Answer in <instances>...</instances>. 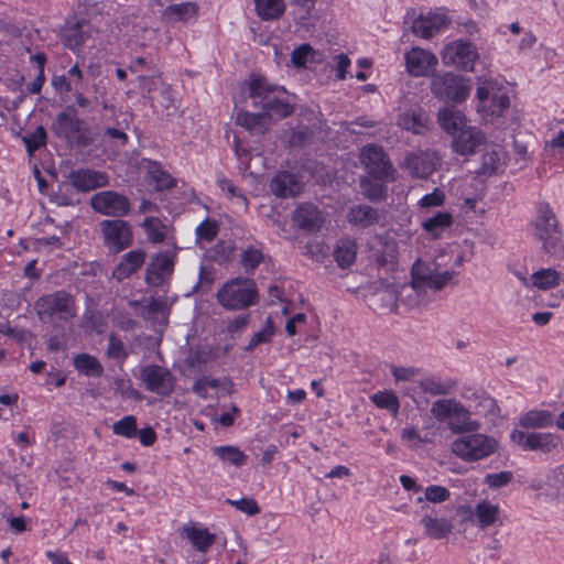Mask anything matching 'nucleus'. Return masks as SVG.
Here are the masks:
<instances>
[{"mask_svg": "<svg viewBox=\"0 0 564 564\" xmlns=\"http://www.w3.org/2000/svg\"><path fill=\"white\" fill-rule=\"evenodd\" d=\"M175 251H162L156 253L145 270V283L151 286H160L165 276L171 275L175 265Z\"/></svg>", "mask_w": 564, "mask_h": 564, "instance_id": "obj_15", "label": "nucleus"}, {"mask_svg": "<svg viewBox=\"0 0 564 564\" xmlns=\"http://www.w3.org/2000/svg\"><path fill=\"white\" fill-rule=\"evenodd\" d=\"M465 397L469 400L471 397H475L476 399H480L479 406H481L486 414L490 416H498L500 413V408L497 404L496 400L489 395L486 394L485 391H475L471 393V395Z\"/></svg>", "mask_w": 564, "mask_h": 564, "instance_id": "obj_55", "label": "nucleus"}, {"mask_svg": "<svg viewBox=\"0 0 564 564\" xmlns=\"http://www.w3.org/2000/svg\"><path fill=\"white\" fill-rule=\"evenodd\" d=\"M150 98L153 104H158L160 107L166 110L167 115H171L172 111L176 110L173 91L167 85H163L161 87L158 96H151Z\"/></svg>", "mask_w": 564, "mask_h": 564, "instance_id": "obj_52", "label": "nucleus"}, {"mask_svg": "<svg viewBox=\"0 0 564 564\" xmlns=\"http://www.w3.org/2000/svg\"><path fill=\"white\" fill-rule=\"evenodd\" d=\"M398 123L401 128L414 134H423L427 128L429 118L425 112L411 109L399 116Z\"/></svg>", "mask_w": 564, "mask_h": 564, "instance_id": "obj_32", "label": "nucleus"}, {"mask_svg": "<svg viewBox=\"0 0 564 564\" xmlns=\"http://www.w3.org/2000/svg\"><path fill=\"white\" fill-rule=\"evenodd\" d=\"M390 370L395 381L411 380L416 373L414 368L399 367L394 365L391 366Z\"/></svg>", "mask_w": 564, "mask_h": 564, "instance_id": "obj_64", "label": "nucleus"}, {"mask_svg": "<svg viewBox=\"0 0 564 564\" xmlns=\"http://www.w3.org/2000/svg\"><path fill=\"white\" fill-rule=\"evenodd\" d=\"M104 245L113 253H119L133 243L132 226L123 219H105L99 223Z\"/></svg>", "mask_w": 564, "mask_h": 564, "instance_id": "obj_11", "label": "nucleus"}, {"mask_svg": "<svg viewBox=\"0 0 564 564\" xmlns=\"http://www.w3.org/2000/svg\"><path fill=\"white\" fill-rule=\"evenodd\" d=\"M67 178L70 185L80 193H87L109 184V176L106 173L90 169L72 170Z\"/></svg>", "mask_w": 564, "mask_h": 564, "instance_id": "obj_17", "label": "nucleus"}, {"mask_svg": "<svg viewBox=\"0 0 564 564\" xmlns=\"http://www.w3.org/2000/svg\"><path fill=\"white\" fill-rule=\"evenodd\" d=\"M511 441L523 451L540 452L549 454L560 445V436L553 433L524 432L513 430L510 434Z\"/></svg>", "mask_w": 564, "mask_h": 564, "instance_id": "obj_14", "label": "nucleus"}, {"mask_svg": "<svg viewBox=\"0 0 564 564\" xmlns=\"http://www.w3.org/2000/svg\"><path fill=\"white\" fill-rule=\"evenodd\" d=\"M291 62L297 68L306 67L308 62H315V51L310 44H302L291 53Z\"/></svg>", "mask_w": 564, "mask_h": 564, "instance_id": "obj_49", "label": "nucleus"}, {"mask_svg": "<svg viewBox=\"0 0 564 564\" xmlns=\"http://www.w3.org/2000/svg\"><path fill=\"white\" fill-rule=\"evenodd\" d=\"M440 164V158L433 151L411 152L405 156V166L415 177H429Z\"/></svg>", "mask_w": 564, "mask_h": 564, "instance_id": "obj_20", "label": "nucleus"}, {"mask_svg": "<svg viewBox=\"0 0 564 564\" xmlns=\"http://www.w3.org/2000/svg\"><path fill=\"white\" fill-rule=\"evenodd\" d=\"M107 356L115 360H124L128 357V351L120 337L111 333L108 338Z\"/></svg>", "mask_w": 564, "mask_h": 564, "instance_id": "obj_53", "label": "nucleus"}, {"mask_svg": "<svg viewBox=\"0 0 564 564\" xmlns=\"http://www.w3.org/2000/svg\"><path fill=\"white\" fill-rule=\"evenodd\" d=\"M214 454L224 463H229L236 467L243 466L248 456L237 446L221 445L213 448Z\"/></svg>", "mask_w": 564, "mask_h": 564, "instance_id": "obj_45", "label": "nucleus"}, {"mask_svg": "<svg viewBox=\"0 0 564 564\" xmlns=\"http://www.w3.org/2000/svg\"><path fill=\"white\" fill-rule=\"evenodd\" d=\"M258 15L264 20L279 19L284 12L283 0H254Z\"/></svg>", "mask_w": 564, "mask_h": 564, "instance_id": "obj_44", "label": "nucleus"}, {"mask_svg": "<svg viewBox=\"0 0 564 564\" xmlns=\"http://www.w3.org/2000/svg\"><path fill=\"white\" fill-rule=\"evenodd\" d=\"M497 446L494 437L474 433L457 437L452 443V452L466 462H476L494 454Z\"/></svg>", "mask_w": 564, "mask_h": 564, "instance_id": "obj_7", "label": "nucleus"}, {"mask_svg": "<svg viewBox=\"0 0 564 564\" xmlns=\"http://www.w3.org/2000/svg\"><path fill=\"white\" fill-rule=\"evenodd\" d=\"M451 497V492L446 487L440 485H431L424 489V497H419L417 502L427 500L433 503L446 501Z\"/></svg>", "mask_w": 564, "mask_h": 564, "instance_id": "obj_51", "label": "nucleus"}, {"mask_svg": "<svg viewBox=\"0 0 564 564\" xmlns=\"http://www.w3.org/2000/svg\"><path fill=\"white\" fill-rule=\"evenodd\" d=\"M371 402L381 410H387L392 415H397L400 410V401L392 390L377 391L370 395Z\"/></svg>", "mask_w": 564, "mask_h": 564, "instance_id": "obj_41", "label": "nucleus"}, {"mask_svg": "<svg viewBox=\"0 0 564 564\" xmlns=\"http://www.w3.org/2000/svg\"><path fill=\"white\" fill-rule=\"evenodd\" d=\"M437 65L434 54L420 47H413L405 54L406 70L411 76H429Z\"/></svg>", "mask_w": 564, "mask_h": 564, "instance_id": "obj_18", "label": "nucleus"}, {"mask_svg": "<svg viewBox=\"0 0 564 564\" xmlns=\"http://www.w3.org/2000/svg\"><path fill=\"white\" fill-rule=\"evenodd\" d=\"M113 434L126 438H133L137 433V419L133 415H126L112 425Z\"/></svg>", "mask_w": 564, "mask_h": 564, "instance_id": "obj_48", "label": "nucleus"}, {"mask_svg": "<svg viewBox=\"0 0 564 564\" xmlns=\"http://www.w3.org/2000/svg\"><path fill=\"white\" fill-rule=\"evenodd\" d=\"M456 380H441L435 377H427L420 381V388L422 391L434 397L449 394L456 388Z\"/></svg>", "mask_w": 564, "mask_h": 564, "instance_id": "obj_40", "label": "nucleus"}, {"mask_svg": "<svg viewBox=\"0 0 564 564\" xmlns=\"http://www.w3.org/2000/svg\"><path fill=\"white\" fill-rule=\"evenodd\" d=\"M484 140L485 137L479 129L466 126L453 135L452 148L462 156L471 155L477 152Z\"/></svg>", "mask_w": 564, "mask_h": 564, "instance_id": "obj_19", "label": "nucleus"}, {"mask_svg": "<svg viewBox=\"0 0 564 564\" xmlns=\"http://www.w3.org/2000/svg\"><path fill=\"white\" fill-rule=\"evenodd\" d=\"M434 96L444 102H462L467 99L470 86L453 73L435 76L431 83Z\"/></svg>", "mask_w": 564, "mask_h": 564, "instance_id": "obj_10", "label": "nucleus"}, {"mask_svg": "<svg viewBox=\"0 0 564 564\" xmlns=\"http://www.w3.org/2000/svg\"><path fill=\"white\" fill-rule=\"evenodd\" d=\"M513 479V474L511 471H499L495 474H487L485 476L484 482L492 489H498L509 485Z\"/></svg>", "mask_w": 564, "mask_h": 564, "instance_id": "obj_56", "label": "nucleus"}, {"mask_svg": "<svg viewBox=\"0 0 564 564\" xmlns=\"http://www.w3.org/2000/svg\"><path fill=\"white\" fill-rule=\"evenodd\" d=\"M334 62H335L336 78L339 80H344L346 78L347 69L351 63L350 58L346 54L340 53V54L334 56Z\"/></svg>", "mask_w": 564, "mask_h": 564, "instance_id": "obj_61", "label": "nucleus"}, {"mask_svg": "<svg viewBox=\"0 0 564 564\" xmlns=\"http://www.w3.org/2000/svg\"><path fill=\"white\" fill-rule=\"evenodd\" d=\"M533 239L541 243L542 251L554 259L564 258L563 230L560 220L547 202L535 204L534 217L529 223Z\"/></svg>", "mask_w": 564, "mask_h": 564, "instance_id": "obj_1", "label": "nucleus"}, {"mask_svg": "<svg viewBox=\"0 0 564 564\" xmlns=\"http://www.w3.org/2000/svg\"><path fill=\"white\" fill-rule=\"evenodd\" d=\"M37 318L45 324L67 323L77 315L74 295L65 290H57L40 296L34 302Z\"/></svg>", "mask_w": 564, "mask_h": 564, "instance_id": "obj_3", "label": "nucleus"}, {"mask_svg": "<svg viewBox=\"0 0 564 564\" xmlns=\"http://www.w3.org/2000/svg\"><path fill=\"white\" fill-rule=\"evenodd\" d=\"M347 217L349 224L365 229L377 225L380 219V214L377 208L370 205L358 204L349 208Z\"/></svg>", "mask_w": 564, "mask_h": 564, "instance_id": "obj_26", "label": "nucleus"}, {"mask_svg": "<svg viewBox=\"0 0 564 564\" xmlns=\"http://www.w3.org/2000/svg\"><path fill=\"white\" fill-rule=\"evenodd\" d=\"M360 162L371 178L381 182H392L395 180L397 171L380 145H365L360 152Z\"/></svg>", "mask_w": 564, "mask_h": 564, "instance_id": "obj_8", "label": "nucleus"}, {"mask_svg": "<svg viewBox=\"0 0 564 564\" xmlns=\"http://www.w3.org/2000/svg\"><path fill=\"white\" fill-rule=\"evenodd\" d=\"M453 225V216L448 212H438L423 221L422 228L432 237L440 238Z\"/></svg>", "mask_w": 564, "mask_h": 564, "instance_id": "obj_37", "label": "nucleus"}, {"mask_svg": "<svg viewBox=\"0 0 564 564\" xmlns=\"http://www.w3.org/2000/svg\"><path fill=\"white\" fill-rule=\"evenodd\" d=\"M437 121L440 127L452 137L467 126L464 113L454 107H444L440 109L437 113Z\"/></svg>", "mask_w": 564, "mask_h": 564, "instance_id": "obj_27", "label": "nucleus"}, {"mask_svg": "<svg viewBox=\"0 0 564 564\" xmlns=\"http://www.w3.org/2000/svg\"><path fill=\"white\" fill-rule=\"evenodd\" d=\"M226 501L228 505L248 516H254L260 512V508L253 498L245 497L238 500L227 499Z\"/></svg>", "mask_w": 564, "mask_h": 564, "instance_id": "obj_57", "label": "nucleus"}, {"mask_svg": "<svg viewBox=\"0 0 564 564\" xmlns=\"http://www.w3.org/2000/svg\"><path fill=\"white\" fill-rule=\"evenodd\" d=\"M265 258L261 243L248 245L240 251L239 264L247 275H251Z\"/></svg>", "mask_w": 564, "mask_h": 564, "instance_id": "obj_29", "label": "nucleus"}, {"mask_svg": "<svg viewBox=\"0 0 564 564\" xmlns=\"http://www.w3.org/2000/svg\"><path fill=\"white\" fill-rule=\"evenodd\" d=\"M478 58V52L469 41L457 40L448 43L443 52L442 59L445 65H453L458 69L471 72Z\"/></svg>", "mask_w": 564, "mask_h": 564, "instance_id": "obj_13", "label": "nucleus"}, {"mask_svg": "<svg viewBox=\"0 0 564 564\" xmlns=\"http://www.w3.org/2000/svg\"><path fill=\"white\" fill-rule=\"evenodd\" d=\"M218 234V226L214 220L205 219L196 228V236L200 240L210 242Z\"/></svg>", "mask_w": 564, "mask_h": 564, "instance_id": "obj_59", "label": "nucleus"}, {"mask_svg": "<svg viewBox=\"0 0 564 564\" xmlns=\"http://www.w3.org/2000/svg\"><path fill=\"white\" fill-rule=\"evenodd\" d=\"M311 137V132L307 128H301L293 130L290 137V144L295 148H303L306 145Z\"/></svg>", "mask_w": 564, "mask_h": 564, "instance_id": "obj_62", "label": "nucleus"}, {"mask_svg": "<svg viewBox=\"0 0 564 564\" xmlns=\"http://www.w3.org/2000/svg\"><path fill=\"white\" fill-rule=\"evenodd\" d=\"M186 538L192 542L198 552H206L216 540V536L206 528H197L195 525L184 528Z\"/></svg>", "mask_w": 564, "mask_h": 564, "instance_id": "obj_38", "label": "nucleus"}, {"mask_svg": "<svg viewBox=\"0 0 564 564\" xmlns=\"http://www.w3.org/2000/svg\"><path fill=\"white\" fill-rule=\"evenodd\" d=\"M448 21L449 20L445 13H429L427 15H420L414 19L411 30L416 36L431 39L443 30L447 25Z\"/></svg>", "mask_w": 564, "mask_h": 564, "instance_id": "obj_21", "label": "nucleus"}, {"mask_svg": "<svg viewBox=\"0 0 564 564\" xmlns=\"http://www.w3.org/2000/svg\"><path fill=\"white\" fill-rule=\"evenodd\" d=\"M293 221L307 232L318 231L324 223L322 212L314 204L305 203L296 207L293 213Z\"/></svg>", "mask_w": 564, "mask_h": 564, "instance_id": "obj_22", "label": "nucleus"}, {"mask_svg": "<svg viewBox=\"0 0 564 564\" xmlns=\"http://www.w3.org/2000/svg\"><path fill=\"white\" fill-rule=\"evenodd\" d=\"M216 300L228 311L247 310L259 302L256 281L249 276L232 278L218 289Z\"/></svg>", "mask_w": 564, "mask_h": 564, "instance_id": "obj_4", "label": "nucleus"}, {"mask_svg": "<svg viewBox=\"0 0 564 564\" xmlns=\"http://www.w3.org/2000/svg\"><path fill=\"white\" fill-rule=\"evenodd\" d=\"M554 422L553 413L547 410H530L519 419V424L525 429H544L552 426Z\"/></svg>", "mask_w": 564, "mask_h": 564, "instance_id": "obj_34", "label": "nucleus"}, {"mask_svg": "<svg viewBox=\"0 0 564 564\" xmlns=\"http://www.w3.org/2000/svg\"><path fill=\"white\" fill-rule=\"evenodd\" d=\"M510 106V98L506 93H495L491 95L489 111L492 116H501Z\"/></svg>", "mask_w": 564, "mask_h": 564, "instance_id": "obj_58", "label": "nucleus"}, {"mask_svg": "<svg viewBox=\"0 0 564 564\" xmlns=\"http://www.w3.org/2000/svg\"><path fill=\"white\" fill-rule=\"evenodd\" d=\"M358 243L354 238H341L334 249V259L340 269L350 268L357 258Z\"/></svg>", "mask_w": 564, "mask_h": 564, "instance_id": "obj_28", "label": "nucleus"}, {"mask_svg": "<svg viewBox=\"0 0 564 564\" xmlns=\"http://www.w3.org/2000/svg\"><path fill=\"white\" fill-rule=\"evenodd\" d=\"M274 333V323L271 317H268L265 319L264 326L251 337L249 344L246 347V350L251 351L259 345L269 343L272 339Z\"/></svg>", "mask_w": 564, "mask_h": 564, "instance_id": "obj_47", "label": "nucleus"}, {"mask_svg": "<svg viewBox=\"0 0 564 564\" xmlns=\"http://www.w3.org/2000/svg\"><path fill=\"white\" fill-rule=\"evenodd\" d=\"M431 413L440 423H446L454 434L476 432L480 423L471 419V412L455 399H440L433 402Z\"/></svg>", "mask_w": 564, "mask_h": 564, "instance_id": "obj_5", "label": "nucleus"}, {"mask_svg": "<svg viewBox=\"0 0 564 564\" xmlns=\"http://www.w3.org/2000/svg\"><path fill=\"white\" fill-rule=\"evenodd\" d=\"M499 506L494 505L488 500L479 501L476 507L474 514L480 529H486L496 523L499 517Z\"/></svg>", "mask_w": 564, "mask_h": 564, "instance_id": "obj_39", "label": "nucleus"}, {"mask_svg": "<svg viewBox=\"0 0 564 564\" xmlns=\"http://www.w3.org/2000/svg\"><path fill=\"white\" fill-rule=\"evenodd\" d=\"M288 91L283 86L270 83L265 77H254L248 85V98L251 107L260 109L270 119H283L294 112V106L286 99Z\"/></svg>", "mask_w": 564, "mask_h": 564, "instance_id": "obj_2", "label": "nucleus"}, {"mask_svg": "<svg viewBox=\"0 0 564 564\" xmlns=\"http://www.w3.org/2000/svg\"><path fill=\"white\" fill-rule=\"evenodd\" d=\"M147 174L155 183L159 191L171 189L176 186V180L162 167L160 162L148 160Z\"/></svg>", "mask_w": 564, "mask_h": 564, "instance_id": "obj_36", "label": "nucleus"}, {"mask_svg": "<svg viewBox=\"0 0 564 564\" xmlns=\"http://www.w3.org/2000/svg\"><path fill=\"white\" fill-rule=\"evenodd\" d=\"M147 252L143 249H134L124 253L120 262L112 271V276L121 282L138 272L144 264Z\"/></svg>", "mask_w": 564, "mask_h": 564, "instance_id": "obj_23", "label": "nucleus"}, {"mask_svg": "<svg viewBox=\"0 0 564 564\" xmlns=\"http://www.w3.org/2000/svg\"><path fill=\"white\" fill-rule=\"evenodd\" d=\"M270 191L280 198H288L297 195L301 185L290 172H279L270 182Z\"/></svg>", "mask_w": 564, "mask_h": 564, "instance_id": "obj_25", "label": "nucleus"}, {"mask_svg": "<svg viewBox=\"0 0 564 564\" xmlns=\"http://www.w3.org/2000/svg\"><path fill=\"white\" fill-rule=\"evenodd\" d=\"M454 271L440 272L435 268L414 265L412 269L413 286H425L433 291H441L454 276Z\"/></svg>", "mask_w": 564, "mask_h": 564, "instance_id": "obj_16", "label": "nucleus"}, {"mask_svg": "<svg viewBox=\"0 0 564 564\" xmlns=\"http://www.w3.org/2000/svg\"><path fill=\"white\" fill-rule=\"evenodd\" d=\"M219 186L224 192H227L230 198H237L243 206H247V198L242 195L240 189L228 180H221Z\"/></svg>", "mask_w": 564, "mask_h": 564, "instance_id": "obj_63", "label": "nucleus"}, {"mask_svg": "<svg viewBox=\"0 0 564 564\" xmlns=\"http://www.w3.org/2000/svg\"><path fill=\"white\" fill-rule=\"evenodd\" d=\"M386 183L387 182L364 177L360 181V187L367 199L371 202H381L386 199L388 194V186Z\"/></svg>", "mask_w": 564, "mask_h": 564, "instance_id": "obj_43", "label": "nucleus"}, {"mask_svg": "<svg viewBox=\"0 0 564 564\" xmlns=\"http://www.w3.org/2000/svg\"><path fill=\"white\" fill-rule=\"evenodd\" d=\"M47 133L43 126L36 127L33 132L23 137L25 149L30 154L45 147Z\"/></svg>", "mask_w": 564, "mask_h": 564, "instance_id": "obj_50", "label": "nucleus"}, {"mask_svg": "<svg viewBox=\"0 0 564 564\" xmlns=\"http://www.w3.org/2000/svg\"><path fill=\"white\" fill-rule=\"evenodd\" d=\"M269 117L263 112H248L241 110L237 113L236 123L252 134H264L268 130Z\"/></svg>", "mask_w": 564, "mask_h": 564, "instance_id": "obj_30", "label": "nucleus"}, {"mask_svg": "<svg viewBox=\"0 0 564 564\" xmlns=\"http://www.w3.org/2000/svg\"><path fill=\"white\" fill-rule=\"evenodd\" d=\"M140 380L147 391L160 397H170L175 390L173 372L159 365H145L140 368Z\"/></svg>", "mask_w": 564, "mask_h": 564, "instance_id": "obj_12", "label": "nucleus"}, {"mask_svg": "<svg viewBox=\"0 0 564 564\" xmlns=\"http://www.w3.org/2000/svg\"><path fill=\"white\" fill-rule=\"evenodd\" d=\"M532 285L539 290H550L560 284V273L552 268L540 269L532 275Z\"/></svg>", "mask_w": 564, "mask_h": 564, "instance_id": "obj_46", "label": "nucleus"}, {"mask_svg": "<svg viewBox=\"0 0 564 564\" xmlns=\"http://www.w3.org/2000/svg\"><path fill=\"white\" fill-rule=\"evenodd\" d=\"M420 522L424 527L425 533L435 540L446 538L453 530L452 521L446 518L425 514Z\"/></svg>", "mask_w": 564, "mask_h": 564, "instance_id": "obj_33", "label": "nucleus"}, {"mask_svg": "<svg viewBox=\"0 0 564 564\" xmlns=\"http://www.w3.org/2000/svg\"><path fill=\"white\" fill-rule=\"evenodd\" d=\"M74 368L86 377L98 378L104 372V367L99 360L87 352H82L73 358Z\"/></svg>", "mask_w": 564, "mask_h": 564, "instance_id": "obj_35", "label": "nucleus"}, {"mask_svg": "<svg viewBox=\"0 0 564 564\" xmlns=\"http://www.w3.org/2000/svg\"><path fill=\"white\" fill-rule=\"evenodd\" d=\"M52 133L77 148L90 145L94 139L88 134L84 120L78 117L74 105H67L51 123Z\"/></svg>", "mask_w": 564, "mask_h": 564, "instance_id": "obj_6", "label": "nucleus"}, {"mask_svg": "<svg viewBox=\"0 0 564 564\" xmlns=\"http://www.w3.org/2000/svg\"><path fill=\"white\" fill-rule=\"evenodd\" d=\"M141 227L147 234L148 240L151 243H161L165 240L167 235V226L163 224L158 217H145Z\"/></svg>", "mask_w": 564, "mask_h": 564, "instance_id": "obj_42", "label": "nucleus"}, {"mask_svg": "<svg viewBox=\"0 0 564 564\" xmlns=\"http://www.w3.org/2000/svg\"><path fill=\"white\" fill-rule=\"evenodd\" d=\"M198 13V6L196 2L186 1L167 6L163 10V18L169 22L182 21L188 22L195 19Z\"/></svg>", "mask_w": 564, "mask_h": 564, "instance_id": "obj_31", "label": "nucleus"}, {"mask_svg": "<svg viewBox=\"0 0 564 564\" xmlns=\"http://www.w3.org/2000/svg\"><path fill=\"white\" fill-rule=\"evenodd\" d=\"M220 386V381L218 379L208 377V376H202L197 378L192 386V391L198 395L202 399H207L208 393L207 389L213 388L216 389Z\"/></svg>", "mask_w": 564, "mask_h": 564, "instance_id": "obj_54", "label": "nucleus"}, {"mask_svg": "<svg viewBox=\"0 0 564 564\" xmlns=\"http://www.w3.org/2000/svg\"><path fill=\"white\" fill-rule=\"evenodd\" d=\"M89 205L94 212L121 219L131 210L130 198L117 191L107 189L94 194L89 199Z\"/></svg>", "mask_w": 564, "mask_h": 564, "instance_id": "obj_9", "label": "nucleus"}, {"mask_svg": "<svg viewBox=\"0 0 564 564\" xmlns=\"http://www.w3.org/2000/svg\"><path fill=\"white\" fill-rule=\"evenodd\" d=\"M88 28V22L84 20L66 21L65 26L61 31V40L64 46L73 52L79 50L89 35Z\"/></svg>", "mask_w": 564, "mask_h": 564, "instance_id": "obj_24", "label": "nucleus"}, {"mask_svg": "<svg viewBox=\"0 0 564 564\" xmlns=\"http://www.w3.org/2000/svg\"><path fill=\"white\" fill-rule=\"evenodd\" d=\"M445 194L440 188H434L430 194L424 195L419 205L422 208L438 207L444 204Z\"/></svg>", "mask_w": 564, "mask_h": 564, "instance_id": "obj_60", "label": "nucleus"}]
</instances>
